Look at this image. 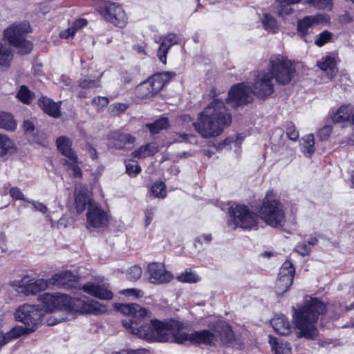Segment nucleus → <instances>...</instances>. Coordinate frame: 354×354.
<instances>
[{
  "label": "nucleus",
  "instance_id": "nucleus-1",
  "mask_svg": "<svg viewBox=\"0 0 354 354\" xmlns=\"http://www.w3.org/2000/svg\"><path fill=\"white\" fill-rule=\"evenodd\" d=\"M118 311L129 317L122 321V325L132 334L148 342H174L183 344L191 342V334L181 332L185 324L171 320L162 322L151 319L150 312L137 304H115Z\"/></svg>",
  "mask_w": 354,
  "mask_h": 354
},
{
  "label": "nucleus",
  "instance_id": "nucleus-2",
  "mask_svg": "<svg viewBox=\"0 0 354 354\" xmlns=\"http://www.w3.org/2000/svg\"><path fill=\"white\" fill-rule=\"evenodd\" d=\"M231 122V114L227 112L224 102L215 99L198 113L193 126L203 138H210L221 135Z\"/></svg>",
  "mask_w": 354,
  "mask_h": 354
},
{
  "label": "nucleus",
  "instance_id": "nucleus-3",
  "mask_svg": "<svg viewBox=\"0 0 354 354\" xmlns=\"http://www.w3.org/2000/svg\"><path fill=\"white\" fill-rule=\"evenodd\" d=\"M272 78L270 73H259L251 87L248 83L233 86L228 92L227 102L234 109L244 106L254 100V96L265 100L274 92Z\"/></svg>",
  "mask_w": 354,
  "mask_h": 354
},
{
  "label": "nucleus",
  "instance_id": "nucleus-4",
  "mask_svg": "<svg viewBox=\"0 0 354 354\" xmlns=\"http://www.w3.org/2000/svg\"><path fill=\"white\" fill-rule=\"evenodd\" d=\"M39 300L43 303L44 312L55 313L56 310L66 309L72 306L80 313L99 315L106 311V307L93 299L82 300L71 299L66 295H52L44 293L39 295Z\"/></svg>",
  "mask_w": 354,
  "mask_h": 354
},
{
  "label": "nucleus",
  "instance_id": "nucleus-5",
  "mask_svg": "<svg viewBox=\"0 0 354 354\" xmlns=\"http://www.w3.org/2000/svg\"><path fill=\"white\" fill-rule=\"evenodd\" d=\"M326 310V305L317 298H312L298 310L295 317V326L299 330L297 337L314 339L318 333L315 323Z\"/></svg>",
  "mask_w": 354,
  "mask_h": 354
},
{
  "label": "nucleus",
  "instance_id": "nucleus-6",
  "mask_svg": "<svg viewBox=\"0 0 354 354\" xmlns=\"http://www.w3.org/2000/svg\"><path fill=\"white\" fill-rule=\"evenodd\" d=\"M295 68L287 57L281 55H272L269 62V73L280 85H286L293 79Z\"/></svg>",
  "mask_w": 354,
  "mask_h": 354
},
{
  "label": "nucleus",
  "instance_id": "nucleus-7",
  "mask_svg": "<svg viewBox=\"0 0 354 354\" xmlns=\"http://www.w3.org/2000/svg\"><path fill=\"white\" fill-rule=\"evenodd\" d=\"M30 29V26L26 21L14 24L4 30L3 35L8 44L17 48L20 54L26 55L32 48V44L26 39Z\"/></svg>",
  "mask_w": 354,
  "mask_h": 354
},
{
  "label": "nucleus",
  "instance_id": "nucleus-8",
  "mask_svg": "<svg viewBox=\"0 0 354 354\" xmlns=\"http://www.w3.org/2000/svg\"><path fill=\"white\" fill-rule=\"evenodd\" d=\"M44 315L43 309H40L34 305L24 304L19 307L15 313L16 320L25 324V327H17L12 328L17 333L29 334L34 332L36 326Z\"/></svg>",
  "mask_w": 354,
  "mask_h": 354
},
{
  "label": "nucleus",
  "instance_id": "nucleus-9",
  "mask_svg": "<svg viewBox=\"0 0 354 354\" xmlns=\"http://www.w3.org/2000/svg\"><path fill=\"white\" fill-rule=\"evenodd\" d=\"M176 75L174 72L158 73L136 88V95L140 99L149 98L156 95L165 84Z\"/></svg>",
  "mask_w": 354,
  "mask_h": 354
},
{
  "label": "nucleus",
  "instance_id": "nucleus-10",
  "mask_svg": "<svg viewBox=\"0 0 354 354\" xmlns=\"http://www.w3.org/2000/svg\"><path fill=\"white\" fill-rule=\"evenodd\" d=\"M272 192H268L263 199L259 214L265 222L272 227L281 226L285 221L283 205L277 199H270Z\"/></svg>",
  "mask_w": 354,
  "mask_h": 354
},
{
  "label": "nucleus",
  "instance_id": "nucleus-11",
  "mask_svg": "<svg viewBox=\"0 0 354 354\" xmlns=\"http://www.w3.org/2000/svg\"><path fill=\"white\" fill-rule=\"evenodd\" d=\"M229 214L236 227L243 229H252L257 226V215L250 211L247 206L237 205L229 209Z\"/></svg>",
  "mask_w": 354,
  "mask_h": 354
},
{
  "label": "nucleus",
  "instance_id": "nucleus-12",
  "mask_svg": "<svg viewBox=\"0 0 354 354\" xmlns=\"http://www.w3.org/2000/svg\"><path fill=\"white\" fill-rule=\"evenodd\" d=\"M104 19L114 26L123 28L127 23V17L121 6L116 3L104 2L98 8Z\"/></svg>",
  "mask_w": 354,
  "mask_h": 354
},
{
  "label": "nucleus",
  "instance_id": "nucleus-13",
  "mask_svg": "<svg viewBox=\"0 0 354 354\" xmlns=\"http://www.w3.org/2000/svg\"><path fill=\"white\" fill-rule=\"evenodd\" d=\"M295 267L290 261H286L279 269L278 278L276 281V292L282 295L291 286L293 282Z\"/></svg>",
  "mask_w": 354,
  "mask_h": 354
},
{
  "label": "nucleus",
  "instance_id": "nucleus-14",
  "mask_svg": "<svg viewBox=\"0 0 354 354\" xmlns=\"http://www.w3.org/2000/svg\"><path fill=\"white\" fill-rule=\"evenodd\" d=\"M147 273L149 280L153 284H162L169 282L173 278L172 274L166 270L162 263L152 262L148 265Z\"/></svg>",
  "mask_w": 354,
  "mask_h": 354
},
{
  "label": "nucleus",
  "instance_id": "nucleus-15",
  "mask_svg": "<svg viewBox=\"0 0 354 354\" xmlns=\"http://www.w3.org/2000/svg\"><path fill=\"white\" fill-rule=\"evenodd\" d=\"M86 218L88 227L93 228L103 227L109 222L107 214L95 203L88 206Z\"/></svg>",
  "mask_w": 354,
  "mask_h": 354
},
{
  "label": "nucleus",
  "instance_id": "nucleus-16",
  "mask_svg": "<svg viewBox=\"0 0 354 354\" xmlns=\"http://www.w3.org/2000/svg\"><path fill=\"white\" fill-rule=\"evenodd\" d=\"M328 19L327 15L317 14L309 15L297 20V30L301 38H304L310 32V28Z\"/></svg>",
  "mask_w": 354,
  "mask_h": 354
},
{
  "label": "nucleus",
  "instance_id": "nucleus-17",
  "mask_svg": "<svg viewBox=\"0 0 354 354\" xmlns=\"http://www.w3.org/2000/svg\"><path fill=\"white\" fill-rule=\"evenodd\" d=\"M214 344L218 342L230 343L234 337L233 330L230 325L223 322H217L212 330Z\"/></svg>",
  "mask_w": 354,
  "mask_h": 354
},
{
  "label": "nucleus",
  "instance_id": "nucleus-18",
  "mask_svg": "<svg viewBox=\"0 0 354 354\" xmlns=\"http://www.w3.org/2000/svg\"><path fill=\"white\" fill-rule=\"evenodd\" d=\"M135 138L129 133L114 132L110 135V148L116 149H130L133 147Z\"/></svg>",
  "mask_w": 354,
  "mask_h": 354
},
{
  "label": "nucleus",
  "instance_id": "nucleus-19",
  "mask_svg": "<svg viewBox=\"0 0 354 354\" xmlns=\"http://www.w3.org/2000/svg\"><path fill=\"white\" fill-rule=\"evenodd\" d=\"M77 279L71 271H65L54 275L48 282L50 284H57L65 289H71L75 287Z\"/></svg>",
  "mask_w": 354,
  "mask_h": 354
},
{
  "label": "nucleus",
  "instance_id": "nucleus-20",
  "mask_svg": "<svg viewBox=\"0 0 354 354\" xmlns=\"http://www.w3.org/2000/svg\"><path fill=\"white\" fill-rule=\"evenodd\" d=\"M82 290L85 292L100 299L110 300L113 296L112 292L105 285L86 283L82 286Z\"/></svg>",
  "mask_w": 354,
  "mask_h": 354
},
{
  "label": "nucleus",
  "instance_id": "nucleus-21",
  "mask_svg": "<svg viewBox=\"0 0 354 354\" xmlns=\"http://www.w3.org/2000/svg\"><path fill=\"white\" fill-rule=\"evenodd\" d=\"M75 203L77 212L81 214L86 209V205L93 203L90 197V192L83 186H79L75 189Z\"/></svg>",
  "mask_w": 354,
  "mask_h": 354
},
{
  "label": "nucleus",
  "instance_id": "nucleus-22",
  "mask_svg": "<svg viewBox=\"0 0 354 354\" xmlns=\"http://www.w3.org/2000/svg\"><path fill=\"white\" fill-rule=\"evenodd\" d=\"M178 44L177 36L174 34H168L162 38L161 44L158 48L157 56L159 60L164 64L167 63V55L170 48Z\"/></svg>",
  "mask_w": 354,
  "mask_h": 354
},
{
  "label": "nucleus",
  "instance_id": "nucleus-23",
  "mask_svg": "<svg viewBox=\"0 0 354 354\" xmlns=\"http://www.w3.org/2000/svg\"><path fill=\"white\" fill-rule=\"evenodd\" d=\"M61 102H55L50 98L43 97L39 100V105L48 115L53 118H59L61 115Z\"/></svg>",
  "mask_w": 354,
  "mask_h": 354
},
{
  "label": "nucleus",
  "instance_id": "nucleus-24",
  "mask_svg": "<svg viewBox=\"0 0 354 354\" xmlns=\"http://www.w3.org/2000/svg\"><path fill=\"white\" fill-rule=\"evenodd\" d=\"M56 145L61 153L68 158L69 160L77 159V156L71 148L72 141L68 138L66 136L57 138L56 140Z\"/></svg>",
  "mask_w": 354,
  "mask_h": 354
},
{
  "label": "nucleus",
  "instance_id": "nucleus-25",
  "mask_svg": "<svg viewBox=\"0 0 354 354\" xmlns=\"http://www.w3.org/2000/svg\"><path fill=\"white\" fill-rule=\"evenodd\" d=\"M271 324L274 330L279 335H287L290 333L291 324L283 315L273 318Z\"/></svg>",
  "mask_w": 354,
  "mask_h": 354
},
{
  "label": "nucleus",
  "instance_id": "nucleus-26",
  "mask_svg": "<svg viewBox=\"0 0 354 354\" xmlns=\"http://www.w3.org/2000/svg\"><path fill=\"white\" fill-rule=\"evenodd\" d=\"M317 66L325 71L327 76L332 79L337 73L335 58L333 55H326L317 62Z\"/></svg>",
  "mask_w": 354,
  "mask_h": 354
},
{
  "label": "nucleus",
  "instance_id": "nucleus-27",
  "mask_svg": "<svg viewBox=\"0 0 354 354\" xmlns=\"http://www.w3.org/2000/svg\"><path fill=\"white\" fill-rule=\"evenodd\" d=\"M158 151L156 143L151 142L141 146L138 149L132 152V156L137 158H144L153 156Z\"/></svg>",
  "mask_w": 354,
  "mask_h": 354
},
{
  "label": "nucleus",
  "instance_id": "nucleus-28",
  "mask_svg": "<svg viewBox=\"0 0 354 354\" xmlns=\"http://www.w3.org/2000/svg\"><path fill=\"white\" fill-rule=\"evenodd\" d=\"M212 332L208 330H202L191 333V342L196 344H214Z\"/></svg>",
  "mask_w": 354,
  "mask_h": 354
},
{
  "label": "nucleus",
  "instance_id": "nucleus-29",
  "mask_svg": "<svg viewBox=\"0 0 354 354\" xmlns=\"http://www.w3.org/2000/svg\"><path fill=\"white\" fill-rule=\"evenodd\" d=\"M16 151L15 145L6 135L0 133V157L10 156Z\"/></svg>",
  "mask_w": 354,
  "mask_h": 354
},
{
  "label": "nucleus",
  "instance_id": "nucleus-30",
  "mask_svg": "<svg viewBox=\"0 0 354 354\" xmlns=\"http://www.w3.org/2000/svg\"><path fill=\"white\" fill-rule=\"evenodd\" d=\"M12 59L10 45L6 40L0 42V66L8 67Z\"/></svg>",
  "mask_w": 354,
  "mask_h": 354
},
{
  "label": "nucleus",
  "instance_id": "nucleus-31",
  "mask_svg": "<svg viewBox=\"0 0 354 354\" xmlns=\"http://www.w3.org/2000/svg\"><path fill=\"white\" fill-rule=\"evenodd\" d=\"M269 343L274 354H290L291 348L287 342L278 340L276 337L269 336Z\"/></svg>",
  "mask_w": 354,
  "mask_h": 354
},
{
  "label": "nucleus",
  "instance_id": "nucleus-32",
  "mask_svg": "<svg viewBox=\"0 0 354 354\" xmlns=\"http://www.w3.org/2000/svg\"><path fill=\"white\" fill-rule=\"evenodd\" d=\"M353 110L350 105H343L331 117L334 123H340L349 119Z\"/></svg>",
  "mask_w": 354,
  "mask_h": 354
},
{
  "label": "nucleus",
  "instance_id": "nucleus-33",
  "mask_svg": "<svg viewBox=\"0 0 354 354\" xmlns=\"http://www.w3.org/2000/svg\"><path fill=\"white\" fill-rule=\"evenodd\" d=\"M48 287V281L39 279L30 283L25 287L26 295H36L37 292L44 290Z\"/></svg>",
  "mask_w": 354,
  "mask_h": 354
},
{
  "label": "nucleus",
  "instance_id": "nucleus-34",
  "mask_svg": "<svg viewBox=\"0 0 354 354\" xmlns=\"http://www.w3.org/2000/svg\"><path fill=\"white\" fill-rule=\"evenodd\" d=\"M21 335V333H17L16 330L11 329L9 331L4 328L3 323L0 320V348L10 341Z\"/></svg>",
  "mask_w": 354,
  "mask_h": 354
},
{
  "label": "nucleus",
  "instance_id": "nucleus-35",
  "mask_svg": "<svg viewBox=\"0 0 354 354\" xmlns=\"http://www.w3.org/2000/svg\"><path fill=\"white\" fill-rule=\"evenodd\" d=\"M0 128L14 131L17 128V122L10 113L3 112L0 113Z\"/></svg>",
  "mask_w": 354,
  "mask_h": 354
},
{
  "label": "nucleus",
  "instance_id": "nucleus-36",
  "mask_svg": "<svg viewBox=\"0 0 354 354\" xmlns=\"http://www.w3.org/2000/svg\"><path fill=\"white\" fill-rule=\"evenodd\" d=\"M168 126V120L165 118H160L152 123L146 124L147 128L153 134L158 133L160 130L167 129Z\"/></svg>",
  "mask_w": 354,
  "mask_h": 354
},
{
  "label": "nucleus",
  "instance_id": "nucleus-37",
  "mask_svg": "<svg viewBox=\"0 0 354 354\" xmlns=\"http://www.w3.org/2000/svg\"><path fill=\"white\" fill-rule=\"evenodd\" d=\"M34 97V93L25 85H23L20 87L17 94V97L21 102L26 104H30L33 100Z\"/></svg>",
  "mask_w": 354,
  "mask_h": 354
},
{
  "label": "nucleus",
  "instance_id": "nucleus-38",
  "mask_svg": "<svg viewBox=\"0 0 354 354\" xmlns=\"http://www.w3.org/2000/svg\"><path fill=\"white\" fill-rule=\"evenodd\" d=\"M62 162L63 165L68 167V169L71 171L70 174L72 175L74 178L82 177V170L80 167L76 164L77 159L70 161L66 159H63L62 160Z\"/></svg>",
  "mask_w": 354,
  "mask_h": 354
},
{
  "label": "nucleus",
  "instance_id": "nucleus-39",
  "mask_svg": "<svg viewBox=\"0 0 354 354\" xmlns=\"http://www.w3.org/2000/svg\"><path fill=\"white\" fill-rule=\"evenodd\" d=\"M151 192L153 198H165L167 194L165 183L162 181L155 183L151 187Z\"/></svg>",
  "mask_w": 354,
  "mask_h": 354
},
{
  "label": "nucleus",
  "instance_id": "nucleus-40",
  "mask_svg": "<svg viewBox=\"0 0 354 354\" xmlns=\"http://www.w3.org/2000/svg\"><path fill=\"white\" fill-rule=\"evenodd\" d=\"M86 24V21L85 19H80L75 22V26L71 27L68 28L66 30L62 32L60 35L62 37L65 39H68L70 37H73L76 33V26H79L81 28Z\"/></svg>",
  "mask_w": 354,
  "mask_h": 354
},
{
  "label": "nucleus",
  "instance_id": "nucleus-41",
  "mask_svg": "<svg viewBox=\"0 0 354 354\" xmlns=\"http://www.w3.org/2000/svg\"><path fill=\"white\" fill-rule=\"evenodd\" d=\"M262 23L265 29L275 32L277 21L271 15L266 14L262 19Z\"/></svg>",
  "mask_w": 354,
  "mask_h": 354
},
{
  "label": "nucleus",
  "instance_id": "nucleus-42",
  "mask_svg": "<svg viewBox=\"0 0 354 354\" xmlns=\"http://www.w3.org/2000/svg\"><path fill=\"white\" fill-rule=\"evenodd\" d=\"M306 2L318 9H330L333 4V0H306Z\"/></svg>",
  "mask_w": 354,
  "mask_h": 354
},
{
  "label": "nucleus",
  "instance_id": "nucleus-43",
  "mask_svg": "<svg viewBox=\"0 0 354 354\" xmlns=\"http://www.w3.org/2000/svg\"><path fill=\"white\" fill-rule=\"evenodd\" d=\"M333 35V34L328 30H324L319 34L317 39L315 41V44L319 47L323 46L332 39Z\"/></svg>",
  "mask_w": 354,
  "mask_h": 354
},
{
  "label": "nucleus",
  "instance_id": "nucleus-44",
  "mask_svg": "<svg viewBox=\"0 0 354 354\" xmlns=\"http://www.w3.org/2000/svg\"><path fill=\"white\" fill-rule=\"evenodd\" d=\"M279 1V7L277 10V13L279 16L284 17L293 12L292 8H291V5L292 3H289L288 2H283V0H278Z\"/></svg>",
  "mask_w": 354,
  "mask_h": 354
},
{
  "label": "nucleus",
  "instance_id": "nucleus-45",
  "mask_svg": "<svg viewBox=\"0 0 354 354\" xmlns=\"http://www.w3.org/2000/svg\"><path fill=\"white\" fill-rule=\"evenodd\" d=\"M142 273V268L139 266L135 265L127 270V276L129 280L136 281L140 278Z\"/></svg>",
  "mask_w": 354,
  "mask_h": 354
},
{
  "label": "nucleus",
  "instance_id": "nucleus-46",
  "mask_svg": "<svg viewBox=\"0 0 354 354\" xmlns=\"http://www.w3.org/2000/svg\"><path fill=\"white\" fill-rule=\"evenodd\" d=\"M178 280L181 282L196 283L198 281V277L191 271H186L177 277Z\"/></svg>",
  "mask_w": 354,
  "mask_h": 354
},
{
  "label": "nucleus",
  "instance_id": "nucleus-47",
  "mask_svg": "<svg viewBox=\"0 0 354 354\" xmlns=\"http://www.w3.org/2000/svg\"><path fill=\"white\" fill-rule=\"evenodd\" d=\"M126 171L129 176H135L140 172V167L133 160L126 162Z\"/></svg>",
  "mask_w": 354,
  "mask_h": 354
},
{
  "label": "nucleus",
  "instance_id": "nucleus-48",
  "mask_svg": "<svg viewBox=\"0 0 354 354\" xmlns=\"http://www.w3.org/2000/svg\"><path fill=\"white\" fill-rule=\"evenodd\" d=\"M79 85L83 89L96 88L99 86V82L84 78L80 80Z\"/></svg>",
  "mask_w": 354,
  "mask_h": 354
},
{
  "label": "nucleus",
  "instance_id": "nucleus-49",
  "mask_svg": "<svg viewBox=\"0 0 354 354\" xmlns=\"http://www.w3.org/2000/svg\"><path fill=\"white\" fill-rule=\"evenodd\" d=\"M332 132V127L330 125H325L318 132V137L321 140H326L330 136Z\"/></svg>",
  "mask_w": 354,
  "mask_h": 354
},
{
  "label": "nucleus",
  "instance_id": "nucleus-50",
  "mask_svg": "<svg viewBox=\"0 0 354 354\" xmlns=\"http://www.w3.org/2000/svg\"><path fill=\"white\" fill-rule=\"evenodd\" d=\"M295 251L299 253L300 255L304 257L308 255L310 253L311 250L306 243H301L296 245Z\"/></svg>",
  "mask_w": 354,
  "mask_h": 354
},
{
  "label": "nucleus",
  "instance_id": "nucleus-51",
  "mask_svg": "<svg viewBox=\"0 0 354 354\" xmlns=\"http://www.w3.org/2000/svg\"><path fill=\"white\" fill-rule=\"evenodd\" d=\"M10 194L14 199L22 200L27 202L28 201V200L24 197V194L18 187H12L10 190Z\"/></svg>",
  "mask_w": 354,
  "mask_h": 354
},
{
  "label": "nucleus",
  "instance_id": "nucleus-52",
  "mask_svg": "<svg viewBox=\"0 0 354 354\" xmlns=\"http://www.w3.org/2000/svg\"><path fill=\"white\" fill-rule=\"evenodd\" d=\"M92 103L95 104L99 109H102L107 106L109 100L106 97L98 96L93 98Z\"/></svg>",
  "mask_w": 354,
  "mask_h": 354
},
{
  "label": "nucleus",
  "instance_id": "nucleus-53",
  "mask_svg": "<svg viewBox=\"0 0 354 354\" xmlns=\"http://www.w3.org/2000/svg\"><path fill=\"white\" fill-rule=\"evenodd\" d=\"M128 107L129 106L127 104L115 103L113 105L111 112L115 115L120 114V113L124 112Z\"/></svg>",
  "mask_w": 354,
  "mask_h": 354
},
{
  "label": "nucleus",
  "instance_id": "nucleus-54",
  "mask_svg": "<svg viewBox=\"0 0 354 354\" xmlns=\"http://www.w3.org/2000/svg\"><path fill=\"white\" fill-rule=\"evenodd\" d=\"M286 135L292 140H296L299 137V133L293 126L286 128Z\"/></svg>",
  "mask_w": 354,
  "mask_h": 354
},
{
  "label": "nucleus",
  "instance_id": "nucleus-55",
  "mask_svg": "<svg viewBox=\"0 0 354 354\" xmlns=\"http://www.w3.org/2000/svg\"><path fill=\"white\" fill-rule=\"evenodd\" d=\"M154 212H155V209L153 207H147L145 209V225L146 226H148L151 223V222L153 219Z\"/></svg>",
  "mask_w": 354,
  "mask_h": 354
},
{
  "label": "nucleus",
  "instance_id": "nucleus-56",
  "mask_svg": "<svg viewBox=\"0 0 354 354\" xmlns=\"http://www.w3.org/2000/svg\"><path fill=\"white\" fill-rule=\"evenodd\" d=\"M28 202L29 203H31L33 205L34 208L37 211L41 212L42 213H46L47 212V207L44 204L33 201H28Z\"/></svg>",
  "mask_w": 354,
  "mask_h": 354
},
{
  "label": "nucleus",
  "instance_id": "nucleus-57",
  "mask_svg": "<svg viewBox=\"0 0 354 354\" xmlns=\"http://www.w3.org/2000/svg\"><path fill=\"white\" fill-rule=\"evenodd\" d=\"M315 150V145H304L302 151L306 157H310Z\"/></svg>",
  "mask_w": 354,
  "mask_h": 354
},
{
  "label": "nucleus",
  "instance_id": "nucleus-58",
  "mask_svg": "<svg viewBox=\"0 0 354 354\" xmlns=\"http://www.w3.org/2000/svg\"><path fill=\"white\" fill-rule=\"evenodd\" d=\"M122 293L125 295H132L136 297H140L142 296V293L141 290H136L134 288L126 289L122 291Z\"/></svg>",
  "mask_w": 354,
  "mask_h": 354
},
{
  "label": "nucleus",
  "instance_id": "nucleus-59",
  "mask_svg": "<svg viewBox=\"0 0 354 354\" xmlns=\"http://www.w3.org/2000/svg\"><path fill=\"white\" fill-rule=\"evenodd\" d=\"M212 237L210 234H204L196 238V242H198L201 244L203 243H209L212 241Z\"/></svg>",
  "mask_w": 354,
  "mask_h": 354
},
{
  "label": "nucleus",
  "instance_id": "nucleus-60",
  "mask_svg": "<svg viewBox=\"0 0 354 354\" xmlns=\"http://www.w3.org/2000/svg\"><path fill=\"white\" fill-rule=\"evenodd\" d=\"M133 80V75L131 73H129L128 71H122L121 73V81L127 84L131 82Z\"/></svg>",
  "mask_w": 354,
  "mask_h": 354
},
{
  "label": "nucleus",
  "instance_id": "nucleus-61",
  "mask_svg": "<svg viewBox=\"0 0 354 354\" xmlns=\"http://www.w3.org/2000/svg\"><path fill=\"white\" fill-rule=\"evenodd\" d=\"M23 127L26 133L33 132L35 129L33 122L29 120L24 121Z\"/></svg>",
  "mask_w": 354,
  "mask_h": 354
},
{
  "label": "nucleus",
  "instance_id": "nucleus-62",
  "mask_svg": "<svg viewBox=\"0 0 354 354\" xmlns=\"http://www.w3.org/2000/svg\"><path fill=\"white\" fill-rule=\"evenodd\" d=\"M6 235L3 233L0 234V254L6 252L8 248L5 243Z\"/></svg>",
  "mask_w": 354,
  "mask_h": 354
},
{
  "label": "nucleus",
  "instance_id": "nucleus-63",
  "mask_svg": "<svg viewBox=\"0 0 354 354\" xmlns=\"http://www.w3.org/2000/svg\"><path fill=\"white\" fill-rule=\"evenodd\" d=\"M142 350H121L115 352L113 354H140Z\"/></svg>",
  "mask_w": 354,
  "mask_h": 354
},
{
  "label": "nucleus",
  "instance_id": "nucleus-64",
  "mask_svg": "<svg viewBox=\"0 0 354 354\" xmlns=\"http://www.w3.org/2000/svg\"><path fill=\"white\" fill-rule=\"evenodd\" d=\"M304 145H315L314 136L313 134H309L303 138Z\"/></svg>",
  "mask_w": 354,
  "mask_h": 354
}]
</instances>
